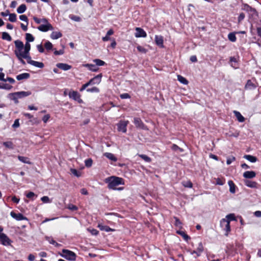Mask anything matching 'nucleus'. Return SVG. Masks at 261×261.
<instances>
[{"instance_id": "2eb2a0df", "label": "nucleus", "mask_w": 261, "mask_h": 261, "mask_svg": "<svg viewBox=\"0 0 261 261\" xmlns=\"http://www.w3.org/2000/svg\"><path fill=\"white\" fill-rule=\"evenodd\" d=\"M27 62L28 63L38 68H42L44 67V64L42 62L32 60L31 56L28 59Z\"/></svg>"}, {"instance_id": "39448f33", "label": "nucleus", "mask_w": 261, "mask_h": 261, "mask_svg": "<svg viewBox=\"0 0 261 261\" xmlns=\"http://www.w3.org/2000/svg\"><path fill=\"white\" fill-rule=\"evenodd\" d=\"M68 96L70 98L77 101L79 103H83V101L81 98V94L76 91H70L68 93Z\"/></svg>"}, {"instance_id": "0e129e2a", "label": "nucleus", "mask_w": 261, "mask_h": 261, "mask_svg": "<svg viewBox=\"0 0 261 261\" xmlns=\"http://www.w3.org/2000/svg\"><path fill=\"white\" fill-rule=\"evenodd\" d=\"M120 97L122 99H127V98H129L130 97V95L128 93H126L121 94L120 95Z\"/></svg>"}, {"instance_id": "a18cd8bd", "label": "nucleus", "mask_w": 261, "mask_h": 261, "mask_svg": "<svg viewBox=\"0 0 261 261\" xmlns=\"http://www.w3.org/2000/svg\"><path fill=\"white\" fill-rule=\"evenodd\" d=\"M26 196L27 198L32 199V200H34V198H36L37 197V196L33 192H29L26 194Z\"/></svg>"}, {"instance_id": "412c9836", "label": "nucleus", "mask_w": 261, "mask_h": 261, "mask_svg": "<svg viewBox=\"0 0 261 261\" xmlns=\"http://www.w3.org/2000/svg\"><path fill=\"white\" fill-rule=\"evenodd\" d=\"M155 41L156 44L161 47H163V37L162 36H158L155 35Z\"/></svg>"}, {"instance_id": "ea45409f", "label": "nucleus", "mask_w": 261, "mask_h": 261, "mask_svg": "<svg viewBox=\"0 0 261 261\" xmlns=\"http://www.w3.org/2000/svg\"><path fill=\"white\" fill-rule=\"evenodd\" d=\"M182 185L186 188H191L193 187V184L190 180L183 181L182 182Z\"/></svg>"}, {"instance_id": "c85d7f7f", "label": "nucleus", "mask_w": 261, "mask_h": 261, "mask_svg": "<svg viewBox=\"0 0 261 261\" xmlns=\"http://www.w3.org/2000/svg\"><path fill=\"white\" fill-rule=\"evenodd\" d=\"M229 187V191L230 193L234 194L236 192V185L232 180H229L228 182Z\"/></svg>"}, {"instance_id": "a19ab883", "label": "nucleus", "mask_w": 261, "mask_h": 261, "mask_svg": "<svg viewBox=\"0 0 261 261\" xmlns=\"http://www.w3.org/2000/svg\"><path fill=\"white\" fill-rule=\"evenodd\" d=\"M93 62L95 63V65L98 66H101L105 64V62L100 59H94Z\"/></svg>"}, {"instance_id": "2f4dec72", "label": "nucleus", "mask_w": 261, "mask_h": 261, "mask_svg": "<svg viewBox=\"0 0 261 261\" xmlns=\"http://www.w3.org/2000/svg\"><path fill=\"white\" fill-rule=\"evenodd\" d=\"M236 32H231L228 34V39L230 41L232 42H234L236 41L237 37L236 36Z\"/></svg>"}, {"instance_id": "4468645a", "label": "nucleus", "mask_w": 261, "mask_h": 261, "mask_svg": "<svg viewBox=\"0 0 261 261\" xmlns=\"http://www.w3.org/2000/svg\"><path fill=\"white\" fill-rule=\"evenodd\" d=\"M136 33L135 36L137 38L143 37L147 36V34L145 31L141 28H136L135 29Z\"/></svg>"}, {"instance_id": "6ab92c4d", "label": "nucleus", "mask_w": 261, "mask_h": 261, "mask_svg": "<svg viewBox=\"0 0 261 261\" xmlns=\"http://www.w3.org/2000/svg\"><path fill=\"white\" fill-rule=\"evenodd\" d=\"M256 87V86L253 84L250 80H248L245 86V89L246 90H252L254 89Z\"/></svg>"}, {"instance_id": "864d4df0", "label": "nucleus", "mask_w": 261, "mask_h": 261, "mask_svg": "<svg viewBox=\"0 0 261 261\" xmlns=\"http://www.w3.org/2000/svg\"><path fill=\"white\" fill-rule=\"evenodd\" d=\"M137 49L139 52L145 54L147 52V49L140 45H138L137 46Z\"/></svg>"}, {"instance_id": "20e7f679", "label": "nucleus", "mask_w": 261, "mask_h": 261, "mask_svg": "<svg viewBox=\"0 0 261 261\" xmlns=\"http://www.w3.org/2000/svg\"><path fill=\"white\" fill-rule=\"evenodd\" d=\"M220 225L222 230L225 231V236H228L231 230L230 223L226 219H222L220 222Z\"/></svg>"}, {"instance_id": "37998d69", "label": "nucleus", "mask_w": 261, "mask_h": 261, "mask_svg": "<svg viewBox=\"0 0 261 261\" xmlns=\"http://www.w3.org/2000/svg\"><path fill=\"white\" fill-rule=\"evenodd\" d=\"M9 20L11 22H15L16 21V15L15 13H11L9 15Z\"/></svg>"}, {"instance_id": "bb28decb", "label": "nucleus", "mask_w": 261, "mask_h": 261, "mask_svg": "<svg viewBox=\"0 0 261 261\" xmlns=\"http://www.w3.org/2000/svg\"><path fill=\"white\" fill-rule=\"evenodd\" d=\"M104 156L109 159V160L116 162L117 161V158L112 153L110 152H106L104 153Z\"/></svg>"}, {"instance_id": "423d86ee", "label": "nucleus", "mask_w": 261, "mask_h": 261, "mask_svg": "<svg viewBox=\"0 0 261 261\" xmlns=\"http://www.w3.org/2000/svg\"><path fill=\"white\" fill-rule=\"evenodd\" d=\"M129 122L128 120H121L117 124V129L119 132H122L123 133L126 132L127 130V125H128Z\"/></svg>"}, {"instance_id": "58836bf2", "label": "nucleus", "mask_w": 261, "mask_h": 261, "mask_svg": "<svg viewBox=\"0 0 261 261\" xmlns=\"http://www.w3.org/2000/svg\"><path fill=\"white\" fill-rule=\"evenodd\" d=\"M224 219L227 220L229 223L231 221L236 220V217L234 214H229L226 215Z\"/></svg>"}, {"instance_id": "5fc2aeb1", "label": "nucleus", "mask_w": 261, "mask_h": 261, "mask_svg": "<svg viewBox=\"0 0 261 261\" xmlns=\"http://www.w3.org/2000/svg\"><path fill=\"white\" fill-rule=\"evenodd\" d=\"M41 201L43 202V203H49L51 202V201L50 200L49 197L48 196H43L41 198Z\"/></svg>"}, {"instance_id": "f704fd0d", "label": "nucleus", "mask_w": 261, "mask_h": 261, "mask_svg": "<svg viewBox=\"0 0 261 261\" xmlns=\"http://www.w3.org/2000/svg\"><path fill=\"white\" fill-rule=\"evenodd\" d=\"M230 62L231 63V66L234 69H237L238 67L236 65L237 62V59L234 57H231L230 58Z\"/></svg>"}, {"instance_id": "b1692460", "label": "nucleus", "mask_w": 261, "mask_h": 261, "mask_svg": "<svg viewBox=\"0 0 261 261\" xmlns=\"http://www.w3.org/2000/svg\"><path fill=\"white\" fill-rule=\"evenodd\" d=\"M30 75L28 73H23L19 74L16 76V79L18 81L28 79L30 77Z\"/></svg>"}, {"instance_id": "603ef678", "label": "nucleus", "mask_w": 261, "mask_h": 261, "mask_svg": "<svg viewBox=\"0 0 261 261\" xmlns=\"http://www.w3.org/2000/svg\"><path fill=\"white\" fill-rule=\"evenodd\" d=\"M69 18L72 20L76 22H79L81 20V18L79 16L75 15H70Z\"/></svg>"}, {"instance_id": "0eeeda50", "label": "nucleus", "mask_w": 261, "mask_h": 261, "mask_svg": "<svg viewBox=\"0 0 261 261\" xmlns=\"http://www.w3.org/2000/svg\"><path fill=\"white\" fill-rule=\"evenodd\" d=\"M0 242L4 246H10L12 241L6 234H0Z\"/></svg>"}, {"instance_id": "5701e85b", "label": "nucleus", "mask_w": 261, "mask_h": 261, "mask_svg": "<svg viewBox=\"0 0 261 261\" xmlns=\"http://www.w3.org/2000/svg\"><path fill=\"white\" fill-rule=\"evenodd\" d=\"M84 66L88 68L89 70L93 72L97 71L99 69L98 67H97V66L94 64H86L84 65Z\"/></svg>"}, {"instance_id": "052dcab7", "label": "nucleus", "mask_w": 261, "mask_h": 261, "mask_svg": "<svg viewBox=\"0 0 261 261\" xmlns=\"http://www.w3.org/2000/svg\"><path fill=\"white\" fill-rule=\"evenodd\" d=\"M87 230L89 231H90L92 235H94V236H96L98 233V231L97 230H96V229L88 228Z\"/></svg>"}, {"instance_id": "49530a36", "label": "nucleus", "mask_w": 261, "mask_h": 261, "mask_svg": "<svg viewBox=\"0 0 261 261\" xmlns=\"http://www.w3.org/2000/svg\"><path fill=\"white\" fill-rule=\"evenodd\" d=\"M45 239L46 241H47L49 244L54 245L56 241L54 240L52 237L45 236Z\"/></svg>"}, {"instance_id": "4d7b16f0", "label": "nucleus", "mask_w": 261, "mask_h": 261, "mask_svg": "<svg viewBox=\"0 0 261 261\" xmlns=\"http://www.w3.org/2000/svg\"><path fill=\"white\" fill-rule=\"evenodd\" d=\"M3 145L9 148H13V143L11 142H5L3 143Z\"/></svg>"}, {"instance_id": "6e6d98bb", "label": "nucleus", "mask_w": 261, "mask_h": 261, "mask_svg": "<svg viewBox=\"0 0 261 261\" xmlns=\"http://www.w3.org/2000/svg\"><path fill=\"white\" fill-rule=\"evenodd\" d=\"M19 19L22 20V21H23L24 22H26V23H27V24H28L29 23V22H28V18L27 17V16L25 15H21L19 16Z\"/></svg>"}, {"instance_id": "69168bd1", "label": "nucleus", "mask_w": 261, "mask_h": 261, "mask_svg": "<svg viewBox=\"0 0 261 261\" xmlns=\"http://www.w3.org/2000/svg\"><path fill=\"white\" fill-rule=\"evenodd\" d=\"M50 115L49 114H46L45 115H44L43 118H42V121L44 122V123H46L48 120H49V119L50 118Z\"/></svg>"}, {"instance_id": "4c0bfd02", "label": "nucleus", "mask_w": 261, "mask_h": 261, "mask_svg": "<svg viewBox=\"0 0 261 261\" xmlns=\"http://www.w3.org/2000/svg\"><path fill=\"white\" fill-rule=\"evenodd\" d=\"M25 39L27 40L26 42H29V43L30 42H33L34 40V37L30 33H27L25 34Z\"/></svg>"}, {"instance_id": "aec40b11", "label": "nucleus", "mask_w": 261, "mask_h": 261, "mask_svg": "<svg viewBox=\"0 0 261 261\" xmlns=\"http://www.w3.org/2000/svg\"><path fill=\"white\" fill-rule=\"evenodd\" d=\"M246 186L251 188H257V183L255 181H251L249 180H246L244 181Z\"/></svg>"}, {"instance_id": "79ce46f5", "label": "nucleus", "mask_w": 261, "mask_h": 261, "mask_svg": "<svg viewBox=\"0 0 261 261\" xmlns=\"http://www.w3.org/2000/svg\"><path fill=\"white\" fill-rule=\"evenodd\" d=\"M177 233L182 237L186 241H188L190 237L183 231H177Z\"/></svg>"}, {"instance_id": "473e14b6", "label": "nucleus", "mask_w": 261, "mask_h": 261, "mask_svg": "<svg viewBox=\"0 0 261 261\" xmlns=\"http://www.w3.org/2000/svg\"><path fill=\"white\" fill-rule=\"evenodd\" d=\"M27 10V7L25 4H21L17 9V12L19 14L24 13Z\"/></svg>"}, {"instance_id": "3c124183", "label": "nucleus", "mask_w": 261, "mask_h": 261, "mask_svg": "<svg viewBox=\"0 0 261 261\" xmlns=\"http://www.w3.org/2000/svg\"><path fill=\"white\" fill-rule=\"evenodd\" d=\"M225 183V179L223 178H217L216 179V185H223Z\"/></svg>"}, {"instance_id": "f03ea898", "label": "nucleus", "mask_w": 261, "mask_h": 261, "mask_svg": "<svg viewBox=\"0 0 261 261\" xmlns=\"http://www.w3.org/2000/svg\"><path fill=\"white\" fill-rule=\"evenodd\" d=\"M105 182L108 184V188L113 190H116V186L124 184L123 178L114 176L106 178Z\"/></svg>"}, {"instance_id": "72a5a7b5", "label": "nucleus", "mask_w": 261, "mask_h": 261, "mask_svg": "<svg viewBox=\"0 0 261 261\" xmlns=\"http://www.w3.org/2000/svg\"><path fill=\"white\" fill-rule=\"evenodd\" d=\"M2 38L3 40H7L8 41H11L12 40V37L7 32H3L2 33Z\"/></svg>"}, {"instance_id": "c9c22d12", "label": "nucleus", "mask_w": 261, "mask_h": 261, "mask_svg": "<svg viewBox=\"0 0 261 261\" xmlns=\"http://www.w3.org/2000/svg\"><path fill=\"white\" fill-rule=\"evenodd\" d=\"M177 80L180 83L184 85H187L188 84V81L186 80V79L181 75H178Z\"/></svg>"}, {"instance_id": "cd10ccee", "label": "nucleus", "mask_w": 261, "mask_h": 261, "mask_svg": "<svg viewBox=\"0 0 261 261\" xmlns=\"http://www.w3.org/2000/svg\"><path fill=\"white\" fill-rule=\"evenodd\" d=\"M16 94L15 92L11 93L8 94V97L14 101L15 103H18V97H17L16 95H15Z\"/></svg>"}, {"instance_id": "de8ad7c7", "label": "nucleus", "mask_w": 261, "mask_h": 261, "mask_svg": "<svg viewBox=\"0 0 261 261\" xmlns=\"http://www.w3.org/2000/svg\"><path fill=\"white\" fill-rule=\"evenodd\" d=\"M87 91L88 92H95V93H98L99 92V89L96 87H93L91 88H88L87 89Z\"/></svg>"}, {"instance_id": "dca6fc26", "label": "nucleus", "mask_w": 261, "mask_h": 261, "mask_svg": "<svg viewBox=\"0 0 261 261\" xmlns=\"http://www.w3.org/2000/svg\"><path fill=\"white\" fill-rule=\"evenodd\" d=\"M256 173L253 171H247L243 173V177L245 178L250 179L255 177Z\"/></svg>"}, {"instance_id": "680f3d73", "label": "nucleus", "mask_w": 261, "mask_h": 261, "mask_svg": "<svg viewBox=\"0 0 261 261\" xmlns=\"http://www.w3.org/2000/svg\"><path fill=\"white\" fill-rule=\"evenodd\" d=\"M174 219L175 226L177 227H181V223L180 220L177 217H174Z\"/></svg>"}, {"instance_id": "a211bd4d", "label": "nucleus", "mask_w": 261, "mask_h": 261, "mask_svg": "<svg viewBox=\"0 0 261 261\" xmlns=\"http://www.w3.org/2000/svg\"><path fill=\"white\" fill-rule=\"evenodd\" d=\"M17 97L18 98H22L25 97H27L31 94V92L30 91H20L15 92Z\"/></svg>"}, {"instance_id": "f257e3e1", "label": "nucleus", "mask_w": 261, "mask_h": 261, "mask_svg": "<svg viewBox=\"0 0 261 261\" xmlns=\"http://www.w3.org/2000/svg\"><path fill=\"white\" fill-rule=\"evenodd\" d=\"M15 49L14 54L16 57H24L27 60L30 57V51L31 44L29 42H25L24 45L23 42L19 40L14 41Z\"/></svg>"}, {"instance_id": "09e8293b", "label": "nucleus", "mask_w": 261, "mask_h": 261, "mask_svg": "<svg viewBox=\"0 0 261 261\" xmlns=\"http://www.w3.org/2000/svg\"><path fill=\"white\" fill-rule=\"evenodd\" d=\"M93 161L91 159H88L85 161V166L87 167H90L92 165Z\"/></svg>"}, {"instance_id": "c756f323", "label": "nucleus", "mask_w": 261, "mask_h": 261, "mask_svg": "<svg viewBox=\"0 0 261 261\" xmlns=\"http://www.w3.org/2000/svg\"><path fill=\"white\" fill-rule=\"evenodd\" d=\"M18 159L20 162H21L23 163L29 164V165L31 164V162L29 158H28L27 157H25V156H18Z\"/></svg>"}, {"instance_id": "774afa93", "label": "nucleus", "mask_w": 261, "mask_h": 261, "mask_svg": "<svg viewBox=\"0 0 261 261\" xmlns=\"http://www.w3.org/2000/svg\"><path fill=\"white\" fill-rule=\"evenodd\" d=\"M37 48L39 53H42L44 51V49L41 44L37 45Z\"/></svg>"}, {"instance_id": "8fccbe9b", "label": "nucleus", "mask_w": 261, "mask_h": 261, "mask_svg": "<svg viewBox=\"0 0 261 261\" xmlns=\"http://www.w3.org/2000/svg\"><path fill=\"white\" fill-rule=\"evenodd\" d=\"M139 156L144 160L146 162H150L151 161V159L146 155L145 154H139Z\"/></svg>"}, {"instance_id": "f3484780", "label": "nucleus", "mask_w": 261, "mask_h": 261, "mask_svg": "<svg viewBox=\"0 0 261 261\" xmlns=\"http://www.w3.org/2000/svg\"><path fill=\"white\" fill-rule=\"evenodd\" d=\"M57 67L64 71H67L71 68V66L66 63H58L56 65Z\"/></svg>"}, {"instance_id": "13d9d810", "label": "nucleus", "mask_w": 261, "mask_h": 261, "mask_svg": "<svg viewBox=\"0 0 261 261\" xmlns=\"http://www.w3.org/2000/svg\"><path fill=\"white\" fill-rule=\"evenodd\" d=\"M67 208L69 210L72 211H76L77 210V207L72 204H69L68 205Z\"/></svg>"}, {"instance_id": "e433bc0d", "label": "nucleus", "mask_w": 261, "mask_h": 261, "mask_svg": "<svg viewBox=\"0 0 261 261\" xmlns=\"http://www.w3.org/2000/svg\"><path fill=\"white\" fill-rule=\"evenodd\" d=\"M12 86L8 84H0V89H5L7 90H10L12 88Z\"/></svg>"}, {"instance_id": "338daca9", "label": "nucleus", "mask_w": 261, "mask_h": 261, "mask_svg": "<svg viewBox=\"0 0 261 261\" xmlns=\"http://www.w3.org/2000/svg\"><path fill=\"white\" fill-rule=\"evenodd\" d=\"M245 18V14L243 13H241L240 14L238 17V22H241Z\"/></svg>"}, {"instance_id": "393cba45", "label": "nucleus", "mask_w": 261, "mask_h": 261, "mask_svg": "<svg viewBox=\"0 0 261 261\" xmlns=\"http://www.w3.org/2000/svg\"><path fill=\"white\" fill-rule=\"evenodd\" d=\"M233 113L239 122H243L245 121V118L241 115V114L239 112L234 111Z\"/></svg>"}, {"instance_id": "7ed1b4c3", "label": "nucleus", "mask_w": 261, "mask_h": 261, "mask_svg": "<svg viewBox=\"0 0 261 261\" xmlns=\"http://www.w3.org/2000/svg\"><path fill=\"white\" fill-rule=\"evenodd\" d=\"M60 255L67 260L74 261L76 259V255L73 252L67 250L63 249L61 253H59Z\"/></svg>"}, {"instance_id": "9b49d317", "label": "nucleus", "mask_w": 261, "mask_h": 261, "mask_svg": "<svg viewBox=\"0 0 261 261\" xmlns=\"http://www.w3.org/2000/svg\"><path fill=\"white\" fill-rule=\"evenodd\" d=\"M102 76V75L101 73L97 75L96 76L91 79L88 82V83L90 85H98L101 81Z\"/></svg>"}, {"instance_id": "bf43d9fd", "label": "nucleus", "mask_w": 261, "mask_h": 261, "mask_svg": "<svg viewBox=\"0 0 261 261\" xmlns=\"http://www.w3.org/2000/svg\"><path fill=\"white\" fill-rule=\"evenodd\" d=\"M235 160L236 158L234 156L229 157L227 159L226 163L227 165H230L232 162L234 161Z\"/></svg>"}, {"instance_id": "ddd939ff", "label": "nucleus", "mask_w": 261, "mask_h": 261, "mask_svg": "<svg viewBox=\"0 0 261 261\" xmlns=\"http://www.w3.org/2000/svg\"><path fill=\"white\" fill-rule=\"evenodd\" d=\"M38 30L40 31L46 32L49 30H53L54 28L50 23L46 24H40L38 28Z\"/></svg>"}, {"instance_id": "4be33fe9", "label": "nucleus", "mask_w": 261, "mask_h": 261, "mask_svg": "<svg viewBox=\"0 0 261 261\" xmlns=\"http://www.w3.org/2000/svg\"><path fill=\"white\" fill-rule=\"evenodd\" d=\"M98 227L100 230L105 231L106 232L114 231V229L110 228L109 226L104 225L102 224H98Z\"/></svg>"}, {"instance_id": "c03bdc74", "label": "nucleus", "mask_w": 261, "mask_h": 261, "mask_svg": "<svg viewBox=\"0 0 261 261\" xmlns=\"http://www.w3.org/2000/svg\"><path fill=\"white\" fill-rule=\"evenodd\" d=\"M53 46L52 43L49 41H46L44 44L45 48L48 50L52 49Z\"/></svg>"}, {"instance_id": "7c9ffc66", "label": "nucleus", "mask_w": 261, "mask_h": 261, "mask_svg": "<svg viewBox=\"0 0 261 261\" xmlns=\"http://www.w3.org/2000/svg\"><path fill=\"white\" fill-rule=\"evenodd\" d=\"M244 158L247 160L248 161H250L251 163H255L257 161V158L253 155H245L244 156Z\"/></svg>"}, {"instance_id": "6e6552de", "label": "nucleus", "mask_w": 261, "mask_h": 261, "mask_svg": "<svg viewBox=\"0 0 261 261\" xmlns=\"http://www.w3.org/2000/svg\"><path fill=\"white\" fill-rule=\"evenodd\" d=\"M134 123L137 128L142 129H147V126L143 123L140 118L135 117L134 118Z\"/></svg>"}, {"instance_id": "a878e982", "label": "nucleus", "mask_w": 261, "mask_h": 261, "mask_svg": "<svg viewBox=\"0 0 261 261\" xmlns=\"http://www.w3.org/2000/svg\"><path fill=\"white\" fill-rule=\"evenodd\" d=\"M62 36L60 32H53L50 34V38L52 39H58Z\"/></svg>"}, {"instance_id": "e2e57ef3", "label": "nucleus", "mask_w": 261, "mask_h": 261, "mask_svg": "<svg viewBox=\"0 0 261 261\" xmlns=\"http://www.w3.org/2000/svg\"><path fill=\"white\" fill-rule=\"evenodd\" d=\"M171 148L172 150H179L180 151H182L183 150L182 149H181L180 147H179L176 144H173L172 147H171Z\"/></svg>"}, {"instance_id": "9d476101", "label": "nucleus", "mask_w": 261, "mask_h": 261, "mask_svg": "<svg viewBox=\"0 0 261 261\" xmlns=\"http://www.w3.org/2000/svg\"><path fill=\"white\" fill-rule=\"evenodd\" d=\"M11 216L17 221L28 220V218L21 213H15L13 211L10 213Z\"/></svg>"}, {"instance_id": "f8f14e48", "label": "nucleus", "mask_w": 261, "mask_h": 261, "mask_svg": "<svg viewBox=\"0 0 261 261\" xmlns=\"http://www.w3.org/2000/svg\"><path fill=\"white\" fill-rule=\"evenodd\" d=\"M203 246L201 242L199 243L198 246L196 250L189 251L190 254L193 255L196 254L197 256H199L203 251Z\"/></svg>"}, {"instance_id": "1a4fd4ad", "label": "nucleus", "mask_w": 261, "mask_h": 261, "mask_svg": "<svg viewBox=\"0 0 261 261\" xmlns=\"http://www.w3.org/2000/svg\"><path fill=\"white\" fill-rule=\"evenodd\" d=\"M242 10L248 12L250 15L253 16L257 14V12L254 8H252L248 4H244L242 7Z\"/></svg>"}]
</instances>
